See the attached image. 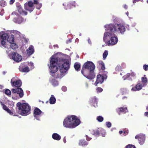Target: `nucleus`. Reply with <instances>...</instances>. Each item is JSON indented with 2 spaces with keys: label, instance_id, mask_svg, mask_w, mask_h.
<instances>
[{
  "label": "nucleus",
  "instance_id": "obj_28",
  "mask_svg": "<svg viewBox=\"0 0 148 148\" xmlns=\"http://www.w3.org/2000/svg\"><path fill=\"white\" fill-rule=\"evenodd\" d=\"M75 2L74 1L70 3L67 5V8L65 7L64 8L66 10L68 9H71L72 8V7L75 5Z\"/></svg>",
  "mask_w": 148,
  "mask_h": 148
},
{
  "label": "nucleus",
  "instance_id": "obj_17",
  "mask_svg": "<svg viewBox=\"0 0 148 148\" xmlns=\"http://www.w3.org/2000/svg\"><path fill=\"white\" fill-rule=\"evenodd\" d=\"M0 103L1 105L2 106L3 109L7 111V112L10 115L14 116H17V115L15 112H14L11 111L5 105L3 104L2 102L0 101Z\"/></svg>",
  "mask_w": 148,
  "mask_h": 148
},
{
  "label": "nucleus",
  "instance_id": "obj_43",
  "mask_svg": "<svg viewBox=\"0 0 148 148\" xmlns=\"http://www.w3.org/2000/svg\"><path fill=\"white\" fill-rule=\"evenodd\" d=\"M6 5V1L3 0H1L0 2V5L2 7H4Z\"/></svg>",
  "mask_w": 148,
  "mask_h": 148
},
{
  "label": "nucleus",
  "instance_id": "obj_61",
  "mask_svg": "<svg viewBox=\"0 0 148 148\" xmlns=\"http://www.w3.org/2000/svg\"><path fill=\"white\" fill-rule=\"evenodd\" d=\"M3 11H1L0 12V15L2 16L3 15Z\"/></svg>",
  "mask_w": 148,
  "mask_h": 148
},
{
  "label": "nucleus",
  "instance_id": "obj_50",
  "mask_svg": "<svg viewBox=\"0 0 148 148\" xmlns=\"http://www.w3.org/2000/svg\"><path fill=\"white\" fill-rule=\"evenodd\" d=\"M143 69L145 71H147L148 69V65H144L143 66Z\"/></svg>",
  "mask_w": 148,
  "mask_h": 148
},
{
  "label": "nucleus",
  "instance_id": "obj_45",
  "mask_svg": "<svg viewBox=\"0 0 148 148\" xmlns=\"http://www.w3.org/2000/svg\"><path fill=\"white\" fill-rule=\"evenodd\" d=\"M125 148H136L135 146L129 144L127 145Z\"/></svg>",
  "mask_w": 148,
  "mask_h": 148
},
{
  "label": "nucleus",
  "instance_id": "obj_9",
  "mask_svg": "<svg viewBox=\"0 0 148 148\" xmlns=\"http://www.w3.org/2000/svg\"><path fill=\"white\" fill-rule=\"evenodd\" d=\"M12 15L16 16V17H14L13 20V22L16 23L20 24L25 22L26 21L25 18H23L20 14H18L17 12H13L12 13Z\"/></svg>",
  "mask_w": 148,
  "mask_h": 148
},
{
  "label": "nucleus",
  "instance_id": "obj_24",
  "mask_svg": "<svg viewBox=\"0 0 148 148\" xmlns=\"http://www.w3.org/2000/svg\"><path fill=\"white\" fill-rule=\"evenodd\" d=\"M53 138L54 140H59L61 139L60 136L57 133H54L52 135Z\"/></svg>",
  "mask_w": 148,
  "mask_h": 148
},
{
  "label": "nucleus",
  "instance_id": "obj_13",
  "mask_svg": "<svg viewBox=\"0 0 148 148\" xmlns=\"http://www.w3.org/2000/svg\"><path fill=\"white\" fill-rule=\"evenodd\" d=\"M11 56V58L16 62H20L22 59V57L17 53H12Z\"/></svg>",
  "mask_w": 148,
  "mask_h": 148
},
{
  "label": "nucleus",
  "instance_id": "obj_46",
  "mask_svg": "<svg viewBox=\"0 0 148 148\" xmlns=\"http://www.w3.org/2000/svg\"><path fill=\"white\" fill-rule=\"evenodd\" d=\"M103 89L100 87H98L96 89V91L97 92H101L102 91Z\"/></svg>",
  "mask_w": 148,
  "mask_h": 148
},
{
  "label": "nucleus",
  "instance_id": "obj_62",
  "mask_svg": "<svg viewBox=\"0 0 148 148\" xmlns=\"http://www.w3.org/2000/svg\"><path fill=\"white\" fill-rule=\"evenodd\" d=\"M6 52H7V53H9L10 52V50L9 49H7V50H6Z\"/></svg>",
  "mask_w": 148,
  "mask_h": 148
},
{
  "label": "nucleus",
  "instance_id": "obj_37",
  "mask_svg": "<svg viewBox=\"0 0 148 148\" xmlns=\"http://www.w3.org/2000/svg\"><path fill=\"white\" fill-rule=\"evenodd\" d=\"M12 93L11 91L9 89H7L5 90V93L8 96H10Z\"/></svg>",
  "mask_w": 148,
  "mask_h": 148
},
{
  "label": "nucleus",
  "instance_id": "obj_27",
  "mask_svg": "<svg viewBox=\"0 0 148 148\" xmlns=\"http://www.w3.org/2000/svg\"><path fill=\"white\" fill-rule=\"evenodd\" d=\"M19 69L20 71L23 72H28L29 71V69L27 66L25 67L24 68L20 67Z\"/></svg>",
  "mask_w": 148,
  "mask_h": 148
},
{
  "label": "nucleus",
  "instance_id": "obj_10",
  "mask_svg": "<svg viewBox=\"0 0 148 148\" xmlns=\"http://www.w3.org/2000/svg\"><path fill=\"white\" fill-rule=\"evenodd\" d=\"M8 37V34L3 33V32H0V46L6 47V41Z\"/></svg>",
  "mask_w": 148,
  "mask_h": 148
},
{
  "label": "nucleus",
  "instance_id": "obj_19",
  "mask_svg": "<svg viewBox=\"0 0 148 148\" xmlns=\"http://www.w3.org/2000/svg\"><path fill=\"white\" fill-rule=\"evenodd\" d=\"M91 104L94 107H96L97 106V103L98 99L96 97H92L90 101Z\"/></svg>",
  "mask_w": 148,
  "mask_h": 148
},
{
  "label": "nucleus",
  "instance_id": "obj_14",
  "mask_svg": "<svg viewBox=\"0 0 148 148\" xmlns=\"http://www.w3.org/2000/svg\"><path fill=\"white\" fill-rule=\"evenodd\" d=\"M42 112L38 108H36L34 110V116L38 120H40Z\"/></svg>",
  "mask_w": 148,
  "mask_h": 148
},
{
  "label": "nucleus",
  "instance_id": "obj_18",
  "mask_svg": "<svg viewBox=\"0 0 148 148\" xmlns=\"http://www.w3.org/2000/svg\"><path fill=\"white\" fill-rule=\"evenodd\" d=\"M144 84H142L141 83H139L136 86V87H133L131 89V90L133 91H135L137 90H140L144 86Z\"/></svg>",
  "mask_w": 148,
  "mask_h": 148
},
{
  "label": "nucleus",
  "instance_id": "obj_56",
  "mask_svg": "<svg viewBox=\"0 0 148 148\" xmlns=\"http://www.w3.org/2000/svg\"><path fill=\"white\" fill-rule=\"evenodd\" d=\"M145 116L148 117V112H145Z\"/></svg>",
  "mask_w": 148,
  "mask_h": 148
},
{
  "label": "nucleus",
  "instance_id": "obj_58",
  "mask_svg": "<svg viewBox=\"0 0 148 148\" xmlns=\"http://www.w3.org/2000/svg\"><path fill=\"white\" fill-rule=\"evenodd\" d=\"M138 1V0H133V3H134Z\"/></svg>",
  "mask_w": 148,
  "mask_h": 148
},
{
  "label": "nucleus",
  "instance_id": "obj_32",
  "mask_svg": "<svg viewBox=\"0 0 148 148\" xmlns=\"http://www.w3.org/2000/svg\"><path fill=\"white\" fill-rule=\"evenodd\" d=\"M7 103L10 108H12L14 106V103L12 101L8 100L7 101Z\"/></svg>",
  "mask_w": 148,
  "mask_h": 148
},
{
  "label": "nucleus",
  "instance_id": "obj_52",
  "mask_svg": "<svg viewBox=\"0 0 148 148\" xmlns=\"http://www.w3.org/2000/svg\"><path fill=\"white\" fill-rule=\"evenodd\" d=\"M39 3L38 2V0H34V4H38Z\"/></svg>",
  "mask_w": 148,
  "mask_h": 148
},
{
  "label": "nucleus",
  "instance_id": "obj_40",
  "mask_svg": "<svg viewBox=\"0 0 148 148\" xmlns=\"http://www.w3.org/2000/svg\"><path fill=\"white\" fill-rule=\"evenodd\" d=\"M141 79L142 82L143 83V84H144L145 85V84L147 82V79L146 77H142Z\"/></svg>",
  "mask_w": 148,
  "mask_h": 148
},
{
  "label": "nucleus",
  "instance_id": "obj_2",
  "mask_svg": "<svg viewBox=\"0 0 148 148\" xmlns=\"http://www.w3.org/2000/svg\"><path fill=\"white\" fill-rule=\"evenodd\" d=\"M58 67L61 74H58L56 73L53 77L56 78H61L67 73L70 68V64L68 60L61 59L58 62Z\"/></svg>",
  "mask_w": 148,
  "mask_h": 148
},
{
  "label": "nucleus",
  "instance_id": "obj_21",
  "mask_svg": "<svg viewBox=\"0 0 148 148\" xmlns=\"http://www.w3.org/2000/svg\"><path fill=\"white\" fill-rule=\"evenodd\" d=\"M128 112L127 108L121 107L118 108L117 112L119 114H120L121 113H125Z\"/></svg>",
  "mask_w": 148,
  "mask_h": 148
},
{
  "label": "nucleus",
  "instance_id": "obj_30",
  "mask_svg": "<svg viewBox=\"0 0 148 148\" xmlns=\"http://www.w3.org/2000/svg\"><path fill=\"white\" fill-rule=\"evenodd\" d=\"M56 99L54 96L52 95L49 99L50 103L51 104H53L55 103Z\"/></svg>",
  "mask_w": 148,
  "mask_h": 148
},
{
  "label": "nucleus",
  "instance_id": "obj_51",
  "mask_svg": "<svg viewBox=\"0 0 148 148\" xmlns=\"http://www.w3.org/2000/svg\"><path fill=\"white\" fill-rule=\"evenodd\" d=\"M29 65L30 66H32V69H33V66H34V64L33 63L30 62V63H29Z\"/></svg>",
  "mask_w": 148,
  "mask_h": 148
},
{
  "label": "nucleus",
  "instance_id": "obj_55",
  "mask_svg": "<svg viewBox=\"0 0 148 148\" xmlns=\"http://www.w3.org/2000/svg\"><path fill=\"white\" fill-rule=\"evenodd\" d=\"M71 42V39H70L66 41V43H68L69 42Z\"/></svg>",
  "mask_w": 148,
  "mask_h": 148
},
{
  "label": "nucleus",
  "instance_id": "obj_34",
  "mask_svg": "<svg viewBox=\"0 0 148 148\" xmlns=\"http://www.w3.org/2000/svg\"><path fill=\"white\" fill-rule=\"evenodd\" d=\"M100 134L103 137H105L106 135V132L105 130L103 129H101L100 130Z\"/></svg>",
  "mask_w": 148,
  "mask_h": 148
},
{
  "label": "nucleus",
  "instance_id": "obj_23",
  "mask_svg": "<svg viewBox=\"0 0 148 148\" xmlns=\"http://www.w3.org/2000/svg\"><path fill=\"white\" fill-rule=\"evenodd\" d=\"M8 37L7 38L6 40H7V41L10 44L14 42V36L12 34L9 35L8 34Z\"/></svg>",
  "mask_w": 148,
  "mask_h": 148
},
{
  "label": "nucleus",
  "instance_id": "obj_20",
  "mask_svg": "<svg viewBox=\"0 0 148 148\" xmlns=\"http://www.w3.org/2000/svg\"><path fill=\"white\" fill-rule=\"evenodd\" d=\"M16 7L18 12L20 14H24L26 15L27 14V12L25 11H23L22 8L19 3H18L16 5Z\"/></svg>",
  "mask_w": 148,
  "mask_h": 148
},
{
  "label": "nucleus",
  "instance_id": "obj_49",
  "mask_svg": "<svg viewBox=\"0 0 148 148\" xmlns=\"http://www.w3.org/2000/svg\"><path fill=\"white\" fill-rule=\"evenodd\" d=\"M42 4L41 3H38V4H37L36 7L37 9H39L40 8Z\"/></svg>",
  "mask_w": 148,
  "mask_h": 148
},
{
  "label": "nucleus",
  "instance_id": "obj_1",
  "mask_svg": "<svg viewBox=\"0 0 148 148\" xmlns=\"http://www.w3.org/2000/svg\"><path fill=\"white\" fill-rule=\"evenodd\" d=\"M95 68V66L93 62L91 61H87L83 65L81 73L87 79H92L95 76L94 71Z\"/></svg>",
  "mask_w": 148,
  "mask_h": 148
},
{
  "label": "nucleus",
  "instance_id": "obj_38",
  "mask_svg": "<svg viewBox=\"0 0 148 148\" xmlns=\"http://www.w3.org/2000/svg\"><path fill=\"white\" fill-rule=\"evenodd\" d=\"M119 133L120 134H123L122 135H121L122 136H126L128 133V131H120L119 132Z\"/></svg>",
  "mask_w": 148,
  "mask_h": 148
},
{
  "label": "nucleus",
  "instance_id": "obj_4",
  "mask_svg": "<svg viewBox=\"0 0 148 148\" xmlns=\"http://www.w3.org/2000/svg\"><path fill=\"white\" fill-rule=\"evenodd\" d=\"M114 32H106L104 34L103 40L105 43L108 46L116 45L118 41V38Z\"/></svg>",
  "mask_w": 148,
  "mask_h": 148
},
{
  "label": "nucleus",
  "instance_id": "obj_48",
  "mask_svg": "<svg viewBox=\"0 0 148 148\" xmlns=\"http://www.w3.org/2000/svg\"><path fill=\"white\" fill-rule=\"evenodd\" d=\"M62 90L63 91L65 92L67 90V88L66 86H64L62 87Z\"/></svg>",
  "mask_w": 148,
  "mask_h": 148
},
{
  "label": "nucleus",
  "instance_id": "obj_63",
  "mask_svg": "<svg viewBox=\"0 0 148 148\" xmlns=\"http://www.w3.org/2000/svg\"><path fill=\"white\" fill-rule=\"evenodd\" d=\"M3 88V86L1 85H0V89H2Z\"/></svg>",
  "mask_w": 148,
  "mask_h": 148
},
{
  "label": "nucleus",
  "instance_id": "obj_26",
  "mask_svg": "<svg viewBox=\"0 0 148 148\" xmlns=\"http://www.w3.org/2000/svg\"><path fill=\"white\" fill-rule=\"evenodd\" d=\"M50 81L52 84L54 86H56L58 85V82L56 79H50Z\"/></svg>",
  "mask_w": 148,
  "mask_h": 148
},
{
  "label": "nucleus",
  "instance_id": "obj_3",
  "mask_svg": "<svg viewBox=\"0 0 148 148\" xmlns=\"http://www.w3.org/2000/svg\"><path fill=\"white\" fill-rule=\"evenodd\" d=\"M80 123V121L77 117L74 115L68 116L64 119L63 122L64 126L66 128H73Z\"/></svg>",
  "mask_w": 148,
  "mask_h": 148
},
{
  "label": "nucleus",
  "instance_id": "obj_39",
  "mask_svg": "<svg viewBox=\"0 0 148 148\" xmlns=\"http://www.w3.org/2000/svg\"><path fill=\"white\" fill-rule=\"evenodd\" d=\"M92 134L93 135L95 136H97L99 134L98 130H93L92 132Z\"/></svg>",
  "mask_w": 148,
  "mask_h": 148
},
{
  "label": "nucleus",
  "instance_id": "obj_64",
  "mask_svg": "<svg viewBox=\"0 0 148 148\" xmlns=\"http://www.w3.org/2000/svg\"><path fill=\"white\" fill-rule=\"evenodd\" d=\"M54 47H58V45H54Z\"/></svg>",
  "mask_w": 148,
  "mask_h": 148
},
{
  "label": "nucleus",
  "instance_id": "obj_25",
  "mask_svg": "<svg viewBox=\"0 0 148 148\" xmlns=\"http://www.w3.org/2000/svg\"><path fill=\"white\" fill-rule=\"evenodd\" d=\"M135 76V74L134 73H131V74H127V75H126L124 76H123V78L124 80H125L126 79H127L128 80H130V77H134Z\"/></svg>",
  "mask_w": 148,
  "mask_h": 148
},
{
  "label": "nucleus",
  "instance_id": "obj_44",
  "mask_svg": "<svg viewBox=\"0 0 148 148\" xmlns=\"http://www.w3.org/2000/svg\"><path fill=\"white\" fill-rule=\"evenodd\" d=\"M122 69L121 67L120 66H117L115 68L116 71H119Z\"/></svg>",
  "mask_w": 148,
  "mask_h": 148
},
{
  "label": "nucleus",
  "instance_id": "obj_54",
  "mask_svg": "<svg viewBox=\"0 0 148 148\" xmlns=\"http://www.w3.org/2000/svg\"><path fill=\"white\" fill-rule=\"evenodd\" d=\"M14 1L15 0H10V4H12Z\"/></svg>",
  "mask_w": 148,
  "mask_h": 148
},
{
  "label": "nucleus",
  "instance_id": "obj_5",
  "mask_svg": "<svg viewBox=\"0 0 148 148\" xmlns=\"http://www.w3.org/2000/svg\"><path fill=\"white\" fill-rule=\"evenodd\" d=\"M104 27L106 31L109 30L110 32H119L122 34H124L126 29L124 26L122 24H115L114 25L110 24L105 25Z\"/></svg>",
  "mask_w": 148,
  "mask_h": 148
},
{
  "label": "nucleus",
  "instance_id": "obj_36",
  "mask_svg": "<svg viewBox=\"0 0 148 148\" xmlns=\"http://www.w3.org/2000/svg\"><path fill=\"white\" fill-rule=\"evenodd\" d=\"M10 46L11 48L13 49H16L18 48V45L13 42L10 44Z\"/></svg>",
  "mask_w": 148,
  "mask_h": 148
},
{
  "label": "nucleus",
  "instance_id": "obj_35",
  "mask_svg": "<svg viewBox=\"0 0 148 148\" xmlns=\"http://www.w3.org/2000/svg\"><path fill=\"white\" fill-rule=\"evenodd\" d=\"M97 63L99 65H101V69L102 70H104L105 69L104 64L102 61H99L97 62Z\"/></svg>",
  "mask_w": 148,
  "mask_h": 148
},
{
  "label": "nucleus",
  "instance_id": "obj_22",
  "mask_svg": "<svg viewBox=\"0 0 148 148\" xmlns=\"http://www.w3.org/2000/svg\"><path fill=\"white\" fill-rule=\"evenodd\" d=\"M34 52V47L31 45L27 50V53L28 55L30 56Z\"/></svg>",
  "mask_w": 148,
  "mask_h": 148
},
{
  "label": "nucleus",
  "instance_id": "obj_59",
  "mask_svg": "<svg viewBox=\"0 0 148 148\" xmlns=\"http://www.w3.org/2000/svg\"><path fill=\"white\" fill-rule=\"evenodd\" d=\"M79 41V39L77 38L75 40V42H77L78 43Z\"/></svg>",
  "mask_w": 148,
  "mask_h": 148
},
{
  "label": "nucleus",
  "instance_id": "obj_15",
  "mask_svg": "<svg viewBox=\"0 0 148 148\" xmlns=\"http://www.w3.org/2000/svg\"><path fill=\"white\" fill-rule=\"evenodd\" d=\"M33 3L32 1H30L28 3H26L24 4L25 9L30 12L32 11L34 9Z\"/></svg>",
  "mask_w": 148,
  "mask_h": 148
},
{
  "label": "nucleus",
  "instance_id": "obj_42",
  "mask_svg": "<svg viewBox=\"0 0 148 148\" xmlns=\"http://www.w3.org/2000/svg\"><path fill=\"white\" fill-rule=\"evenodd\" d=\"M97 120L99 122H101L103 120V117L101 116H99L97 117Z\"/></svg>",
  "mask_w": 148,
  "mask_h": 148
},
{
  "label": "nucleus",
  "instance_id": "obj_8",
  "mask_svg": "<svg viewBox=\"0 0 148 148\" xmlns=\"http://www.w3.org/2000/svg\"><path fill=\"white\" fill-rule=\"evenodd\" d=\"M12 98L13 99H17L21 98L24 95L23 91L22 88H18L11 89Z\"/></svg>",
  "mask_w": 148,
  "mask_h": 148
},
{
  "label": "nucleus",
  "instance_id": "obj_16",
  "mask_svg": "<svg viewBox=\"0 0 148 148\" xmlns=\"http://www.w3.org/2000/svg\"><path fill=\"white\" fill-rule=\"evenodd\" d=\"M135 138L138 139L139 143L141 145L144 144L145 140V136L143 134H140L136 136Z\"/></svg>",
  "mask_w": 148,
  "mask_h": 148
},
{
  "label": "nucleus",
  "instance_id": "obj_60",
  "mask_svg": "<svg viewBox=\"0 0 148 148\" xmlns=\"http://www.w3.org/2000/svg\"><path fill=\"white\" fill-rule=\"evenodd\" d=\"M88 42L89 44H91V42L90 39L88 40Z\"/></svg>",
  "mask_w": 148,
  "mask_h": 148
},
{
  "label": "nucleus",
  "instance_id": "obj_33",
  "mask_svg": "<svg viewBox=\"0 0 148 148\" xmlns=\"http://www.w3.org/2000/svg\"><path fill=\"white\" fill-rule=\"evenodd\" d=\"M74 67L75 70L77 71H79L80 70V64L78 63H75Z\"/></svg>",
  "mask_w": 148,
  "mask_h": 148
},
{
  "label": "nucleus",
  "instance_id": "obj_29",
  "mask_svg": "<svg viewBox=\"0 0 148 148\" xmlns=\"http://www.w3.org/2000/svg\"><path fill=\"white\" fill-rule=\"evenodd\" d=\"M79 145L82 146L86 145L88 144V143L84 140H81L79 141Z\"/></svg>",
  "mask_w": 148,
  "mask_h": 148
},
{
  "label": "nucleus",
  "instance_id": "obj_41",
  "mask_svg": "<svg viewBox=\"0 0 148 148\" xmlns=\"http://www.w3.org/2000/svg\"><path fill=\"white\" fill-rule=\"evenodd\" d=\"M108 51L107 50H105L103 54V58L104 59H105L108 55Z\"/></svg>",
  "mask_w": 148,
  "mask_h": 148
},
{
  "label": "nucleus",
  "instance_id": "obj_47",
  "mask_svg": "<svg viewBox=\"0 0 148 148\" xmlns=\"http://www.w3.org/2000/svg\"><path fill=\"white\" fill-rule=\"evenodd\" d=\"M107 127L108 128H110L111 126V124L110 122H107L106 123Z\"/></svg>",
  "mask_w": 148,
  "mask_h": 148
},
{
  "label": "nucleus",
  "instance_id": "obj_53",
  "mask_svg": "<svg viewBox=\"0 0 148 148\" xmlns=\"http://www.w3.org/2000/svg\"><path fill=\"white\" fill-rule=\"evenodd\" d=\"M86 139L87 141H90L91 139V138H89L87 135H86Z\"/></svg>",
  "mask_w": 148,
  "mask_h": 148
},
{
  "label": "nucleus",
  "instance_id": "obj_12",
  "mask_svg": "<svg viewBox=\"0 0 148 148\" xmlns=\"http://www.w3.org/2000/svg\"><path fill=\"white\" fill-rule=\"evenodd\" d=\"M107 76L106 75H104L103 76L101 75H97V80L95 83V85L97 86V84L99 83L102 84L104 80L106 79Z\"/></svg>",
  "mask_w": 148,
  "mask_h": 148
},
{
  "label": "nucleus",
  "instance_id": "obj_7",
  "mask_svg": "<svg viewBox=\"0 0 148 148\" xmlns=\"http://www.w3.org/2000/svg\"><path fill=\"white\" fill-rule=\"evenodd\" d=\"M16 106L18 107V113L21 115L26 116L30 114L31 107L28 104L18 102Z\"/></svg>",
  "mask_w": 148,
  "mask_h": 148
},
{
  "label": "nucleus",
  "instance_id": "obj_31",
  "mask_svg": "<svg viewBox=\"0 0 148 148\" xmlns=\"http://www.w3.org/2000/svg\"><path fill=\"white\" fill-rule=\"evenodd\" d=\"M12 33L14 34L17 37L19 38L21 37V33L17 31L14 30L12 31Z\"/></svg>",
  "mask_w": 148,
  "mask_h": 148
},
{
  "label": "nucleus",
  "instance_id": "obj_57",
  "mask_svg": "<svg viewBox=\"0 0 148 148\" xmlns=\"http://www.w3.org/2000/svg\"><path fill=\"white\" fill-rule=\"evenodd\" d=\"M123 7L125 9H127V6L126 5H123Z\"/></svg>",
  "mask_w": 148,
  "mask_h": 148
},
{
  "label": "nucleus",
  "instance_id": "obj_11",
  "mask_svg": "<svg viewBox=\"0 0 148 148\" xmlns=\"http://www.w3.org/2000/svg\"><path fill=\"white\" fill-rule=\"evenodd\" d=\"M11 83L13 87L19 88L22 85V82L20 80L16 77H13L11 79Z\"/></svg>",
  "mask_w": 148,
  "mask_h": 148
},
{
  "label": "nucleus",
  "instance_id": "obj_6",
  "mask_svg": "<svg viewBox=\"0 0 148 148\" xmlns=\"http://www.w3.org/2000/svg\"><path fill=\"white\" fill-rule=\"evenodd\" d=\"M59 60L56 57V55H54L50 58V64L49 66V69L51 75L53 77L54 74L58 71V69L57 65L58 66V62Z\"/></svg>",
  "mask_w": 148,
  "mask_h": 148
}]
</instances>
